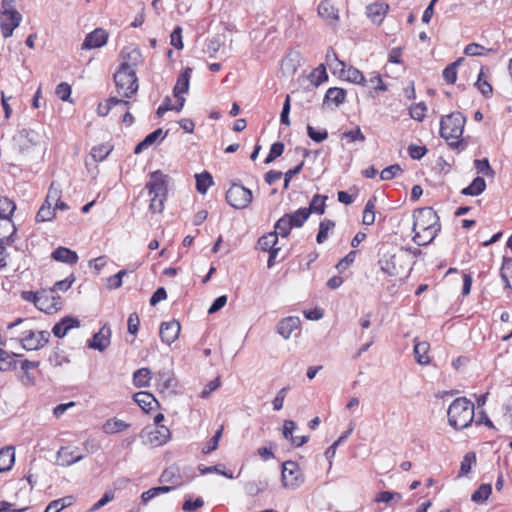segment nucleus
<instances>
[{
  "instance_id": "obj_1",
  "label": "nucleus",
  "mask_w": 512,
  "mask_h": 512,
  "mask_svg": "<svg viewBox=\"0 0 512 512\" xmlns=\"http://www.w3.org/2000/svg\"><path fill=\"white\" fill-rule=\"evenodd\" d=\"M413 241L418 246L430 244L441 229L439 217L431 207H423L413 212Z\"/></svg>"
},
{
  "instance_id": "obj_2",
  "label": "nucleus",
  "mask_w": 512,
  "mask_h": 512,
  "mask_svg": "<svg viewBox=\"0 0 512 512\" xmlns=\"http://www.w3.org/2000/svg\"><path fill=\"white\" fill-rule=\"evenodd\" d=\"M466 117L461 112H452L443 116L440 121V135L447 144L459 151L466 148L467 143L462 139Z\"/></svg>"
},
{
  "instance_id": "obj_3",
  "label": "nucleus",
  "mask_w": 512,
  "mask_h": 512,
  "mask_svg": "<svg viewBox=\"0 0 512 512\" xmlns=\"http://www.w3.org/2000/svg\"><path fill=\"white\" fill-rule=\"evenodd\" d=\"M474 404L466 397L452 401L447 410L448 424L455 430L468 428L475 417Z\"/></svg>"
},
{
  "instance_id": "obj_4",
  "label": "nucleus",
  "mask_w": 512,
  "mask_h": 512,
  "mask_svg": "<svg viewBox=\"0 0 512 512\" xmlns=\"http://www.w3.org/2000/svg\"><path fill=\"white\" fill-rule=\"evenodd\" d=\"M117 93L123 98H130L138 91V78L135 70L120 68L114 74Z\"/></svg>"
},
{
  "instance_id": "obj_5",
  "label": "nucleus",
  "mask_w": 512,
  "mask_h": 512,
  "mask_svg": "<svg viewBox=\"0 0 512 512\" xmlns=\"http://www.w3.org/2000/svg\"><path fill=\"white\" fill-rule=\"evenodd\" d=\"M252 191L240 184H232L226 192V201L235 209H245L252 201Z\"/></svg>"
},
{
  "instance_id": "obj_6",
  "label": "nucleus",
  "mask_w": 512,
  "mask_h": 512,
  "mask_svg": "<svg viewBox=\"0 0 512 512\" xmlns=\"http://www.w3.org/2000/svg\"><path fill=\"white\" fill-rule=\"evenodd\" d=\"M282 483L289 489H297L304 483V475L299 465L294 461H286L282 467Z\"/></svg>"
},
{
  "instance_id": "obj_7",
  "label": "nucleus",
  "mask_w": 512,
  "mask_h": 512,
  "mask_svg": "<svg viewBox=\"0 0 512 512\" xmlns=\"http://www.w3.org/2000/svg\"><path fill=\"white\" fill-rule=\"evenodd\" d=\"M50 333L48 331H24L20 338L23 349L34 351L43 348L49 341Z\"/></svg>"
},
{
  "instance_id": "obj_8",
  "label": "nucleus",
  "mask_w": 512,
  "mask_h": 512,
  "mask_svg": "<svg viewBox=\"0 0 512 512\" xmlns=\"http://www.w3.org/2000/svg\"><path fill=\"white\" fill-rule=\"evenodd\" d=\"M22 21V15L14 9H6L0 17V28L4 38L12 36L13 31Z\"/></svg>"
},
{
  "instance_id": "obj_9",
  "label": "nucleus",
  "mask_w": 512,
  "mask_h": 512,
  "mask_svg": "<svg viewBox=\"0 0 512 512\" xmlns=\"http://www.w3.org/2000/svg\"><path fill=\"white\" fill-rule=\"evenodd\" d=\"M149 194L157 196L167 195V175L160 170L154 171L150 174V179L146 184Z\"/></svg>"
},
{
  "instance_id": "obj_10",
  "label": "nucleus",
  "mask_w": 512,
  "mask_h": 512,
  "mask_svg": "<svg viewBox=\"0 0 512 512\" xmlns=\"http://www.w3.org/2000/svg\"><path fill=\"white\" fill-rule=\"evenodd\" d=\"M39 301H36V308L45 313H51L57 309L60 297L55 295V289L38 291Z\"/></svg>"
},
{
  "instance_id": "obj_11",
  "label": "nucleus",
  "mask_w": 512,
  "mask_h": 512,
  "mask_svg": "<svg viewBox=\"0 0 512 512\" xmlns=\"http://www.w3.org/2000/svg\"><path fill=\"white\" fill-rule=\"evenodd\" d=\"M109 38V34L102 28H96L92 32L88 33L82 43V49L91 50L101 48L106 45Z\"/></svg>"
},
{
  "instance_id": "obj_12",
  "label": "nucleus",
  "mask_w": 512,
  "mask_h": 512,
  "mask_svg": "<svg viewBox=\"0 0 512 512\" xmlns=\"http://www.w3.org/2000/svg\"><path fill=\"white\" fill-rule=\"evenodd\" d=\"M121 64L120 68L127 70H135V68L142 63L141 51L136 47H125L121 51Z\"/></svg>"
},
{
  "instance_id": "obj_13",
  "label": "nucleus",
  "mask_w": 512,
  "mask_h": 512,
  "mask_svg": "<svg viewBox=\"0 0 512 512\" xmlns=\"http://www.w3.org/2000/svg\"><path fill=\"white\" fill-rule=\"evenodd\" d=\"M85 458L78 453V448L61 447L57 452V464L63 467L71 466Z\"/></svg>"
},
{
  "instance_id": "obj_14",
  "label": "nucleus",
  "mask_w": 512,
  "mask_h": 512,
  "mask_svg": "<svg viewBox=\"0 0 512 512\" xmlns=\"http://www.w3.org/2000/svg\"><path fill=\"white\" fill-rule=\"evenodd\" d=\"M180 331V323L177 320H171L161 324L159 335L162 342L171 345L179 337Z\"/></svg>"
},
{
  "instance_id": "obj_15",
  "label": "nucleus",
  "mask_w": 512,
  "mask_h": 512,
  "mask_svg": "<svg viewBox=\"0 0 512 512\" xmlns=\"http://www.w3.org/2000/svg\"><path fill=\"white\" fill-rule=\"evenodd\" d=\"M170 437V430L164 425L155 426L153 429L147 431V442L153 447L166 444Z\"/></svg>"
},
{
  "instance_id": "obj_16",
  "label": "nucleus",
  "mask_w": 512,
  "mask_h": 512,
  "mask_svg": "<svg viewBox=\"0 0 512 512\" xmlns=\"http://www.w3.org/2000/svg\"><path fill=\"white\" fill-rule=\"evenodd\" d=\"M111 330L108 326H103L88 341V347L103 352L110 345Z\"/></svg>"
},
{
  "instance_id": "obj_17",
  "label": "nucleus",
  "mask_w": 512,
  "mask_h": 512,
  "mask_svg": "<svg viewBox=\"0 0 512 512\" xmlns=\"http://www.w3.org/2000/svg\"><path fill=\"white\" fill-rule=\"evenodd\" d=\"M17 229L12 218L0 217V243L11 245L14 243V235Z\"/></svg>"
},
{
  "instance_id": "obj_18",
  "label": "nucleus",
  "mask_w": 512,
  "mask_h": 512,
  "mask_svg": "<svg viewBox=\"0 0 512 512\" xmlns=\"http://www.w3.org/2000/svg\"><path fill=\"white\" fill-rule=\"evenodd\" d=\"M79 326L80 321L77 318L66 316L53 326L52 333L57 338H63L71 329Z\"/></svg>"
},
{
  "instance_id": "obj_19",
  "label": "nucleus",
  "mask_w": 512,
  "mask_h": 512,
  "mask_svg": "<svg viewBox=\"0 0 512 512\" xmlns=\"http://www.w3.org/2000/svg\"><path fill=\"white\" fill-rule=\"evenodd\" d=\"M389 6L386 3L375 2L367 6L366 14L367 17L375 24H381L384 20Z\"/></svg>"
},
{
  "instance_id": "obj_20",
  "label": "nucleus",
  "mask_w": 512,
  "mask_h": 512,
  "mask_svg": "<svg viewBox=\"0 0 512 512\" xmlns=\"http://www.w3.org/2000/svg\"><path fill=\"white\" fill-rule=\"evenodd\" d=\"M300 318L297 316H289L282 319L277 325V332L284 338L288 339L293 331L299 328Z\"/></svg>"
},
{
  "instance_id": "obj_21",
  "label": "nucleus",
  "mask_w": 512,
  "mask_h": 512,
  "mask_svg": "<svg viewBox=\"0 0 512 512\" xmlns=\"http://www.w3.org/2000/svg\"><path fill=\"white\" fill-rule=\"evenodd\" d=\"M192 68H185L178 76L176 84L173 89L174 97L182 96L187 93L190 85Z\"/></svg>"
},
{
  "instance_id": "obj_22",
  "label": "nucleus",
  "mask_w": 512,
  "mask_h": 512,
  "mask_svg": "<svg viewBox=\"0 0 512 512\" xmlns=\"http://www.w3.org/2000/svg\"><path fill=\"white\" fill-rule=\"evenodd\" d=\"M340 78L357 85H366V78L363 73L353 66H347L339 73Z\"/></svg>"
},
{
  "instance_id": "obj_23",
  "label": "nucleus",
  "mask_w": 512,
  "mask_h": 512,
  "mask_svg": "<svg viewBox=\"0 0 512 512\" xmlns=\"http://www.w3.org/2000/svg\"><path fill=\"white\" fill-rule=\"evenodd\" d=\"M52 258L57 262H62L70 265H74L78 261V255L75 251L66 248L58 247L52 252Z\"/></svg>"
},
{
  "instance_id": "obj_24",
  "label": "nucleus",
  "mask_w": 512,
  "mask_h": 512,
  "mask_svg": "<svg viewBox=\"0 0 512 512\" xmlns=\"http://www.w3.org/2000/svg\"><path fill=\"white\" fill-rule=\"evenodd\" d=\"M160 482L172 484V489L180 486L182 484L180 469L175 465L166 468L160 476Z\"/></svg>"
},
{
  "instance_id": "obj_25",
  "label": "nucleus",
  "mask_w": 512,
  "mask_h": 512,
  "mask_svg": "<svg viewBox=\"0 0 512 512\" xmlns=\"http://www.w3.org/2000/svg\"><path fill=\"white\" fill-rule=\"evenodd\" d=\"M371 91V96L375 97L379 92H385L388 90L387 85L383 82L381 75L378 72H372L369 74V78H366V85Z\"/></svg>"
},
{
  "instance_id": "obj_26",
  "label": "nucleus",
  "mask_w": 512,
  "mask_h": 512,
  "mask_svg": "<svg viewBox=\"0 0 512 512\" xmlns=\"http://www.w3.org/2000/svg\"><path fill=\"white\" fill-rule=\"evenodd\" d=\"M133 400L142 408L143 411L149 412L158 402L155 397L148 392H137L133 395Z\"/></svg>"
},
{
  "instance_id": "obj_27",
  "label": "nucleus",
  "mask_w": 512,
  "mask_h": 512,
  "mask_svg": "<svg viewBox=\"0 0 512 512\" xmlns=\"http://www.w3.org/2000/svg\"><path fill=\"white\" fill-rule=\"evenodd\" d=\"M167 135V132L163 133L161 128L156 129L155 131L148 134L140 143H138L134 149V153L139 154L143 150L147 149L153 143L157 141V139H164Z\"/></svg>"
},
{
  "instance_id": "obj_28",
  "label": "nucleus",
  "mask_w": 512,
  "mask_h": 512,
  "mask_svg": "<svg viewBox=\"0 0 512 512\" xmlns=\"http://www.w3.org/2000/svg\"><path fill=\"white\" fill-rule=\"evenodd\" d=\"M15 462V451L13 447L0 449V472L9 471Z\"/></svg>"
},
{
  "instance_id": "obj_29",
  "label": "nucleus",
  "mask_w": 512,
  "mask_h": 512,
  "mask_svg": "<svg viewBox=\"0 0 512 512\" xmlns=\"http://www.w3.org/2000/svg\"><path fill=\"white\" fill-rule=\"evenodd\" d=\"M152 372L149 368H140L133 373V384L137 388H145L150 385Z\"/></svg>"
},
{
  "instance_id": "obj_30",
  "label": "nucleus",
  "mask_w": 512,
  "mask_h": 512,
  "mask_svg": "<svg viewBox=\"0 0 512 512\" xmlns=\"http://www.w3.org/2000/svg\"><path fill=\"white\" fill-rule=\"evenodd\" d=\"M346 91L342 88L331 87L326 91L324 97V103H332L335 106H339L345 101Z\"/></svg>"
},
{
  "instance_id": "obj_31",
  "label": "nucleus",
  "mask_w": 512,
  "mask_h": 512,
  "mask_svg": "<svg viewBox=\"0 0 512 512\" xmlns=\"http://www.w3.org/2000/svg\"><path fill=\"white\" fill-rule=\"evenodd\" d=\"M485 188L486 182L484 178L478 176L467 187H465L461 193L468 196H478L485 190Z\"/></svg>"
},
{
  "instance_id": "obj_32",
  "label": "nucleus",
  "mask_w": 512,
  "mask_h": 512,
  "mask_svg": "<svg viewBox=\"0 0 512 512\" xmlns=\"http://www.w3.org/2000/svg\"><path fill=\"white\" fill-rule=\"evenodd\" d=\"M318 14L329 23L336 22L339 19L337 10L328 2H321L318 5Z\"/></svg>"
},
{
  "instance_id": "obj_33",
  "label": "nucleus",
  "mask_w": 512,
  "mask_h": 512,
  "mask_svg": "<svg viewBox=\"0 0 512 512\" xmlns=\"http://www.w3.org/2000/svg\"><path fill=\"white\" fill-rule=\"evenodd\" d=\"M293 226V228H300L304 225L310 216V211L307 208H299L293 213L286 214Z\"/></svg>"
},
{
  "instance_id": "obj_34",
  "label": "nucleus",
  "mask_w": 512,
  "mask_h": 512,
  "mask_svg": "<svg viewBox=\"0 0 512 512\" xmlns=\"http://www.w3.org/2000/svg\"><path fill=\"white\" fill-rule=\"evenodd\" d=\"M429 344L427 342H417L414 345L415 360L420 365H426L430 362L428 356Z\"/></svg>"
},
{
  "instance_id": "obj_35",
  "label": "nucleus",
  "mask_w": 512,
  "mask_h": 512,
  "mask_svg": "<svg viewBox=\"0 0 512 512\" xmlns=\"http://www.w3.org/2000/svg\"><path fill=\"white\" fill-rule=\"evenodd\" d=\"M326 62L334 74H339L345 68V62L339 60L336 52L329 48L326 53Z\"/></svg>"
},
{
  "instance_id": "obj_36",
  "label": "nucleus",
  "mask_w": 512,
  "mask_h": 512,
  "mask_svg": "<svg viewBox=\"0 0 512 512\" xmlns=\"http://www.w3.org/2000/svg\"><path fill=\"white\" fill-rule=\"evenodd\" d=\"M278 237L279 236L274 231L263 235L258 240V245H259L260 249L263 251H271L273 249H279L278 247H275L278 242Z\"/></svg>"
},
{
  "instance_id": "obj_37",
  "label": "nucleus",
  "mask_w": 512,
  "mask_h": 512,
  "mask_svg": "<svg viewBox=\"0 0 512 512\" xmlns=\"http://www.w3.org/2000/svg\"><path fill=\"white\" fill-rule=\"evenodd\" d=\"M274 229V232L277 233L278 236L285 238L290 234L291 230L293 229V226L288 216L284 214L281 218H279L276 221Z\"/></svg>"
},
{
  "instance_id": "obj_38",
  "label": "nucleus",
  "mask_w": 512,
  "mask_h": 512,
  "mask_svg": "<svg viewBox=\"0 0 512 512\" xmlns=\"http://www.w3.org/2000/svg\"><path fill=\"white\" fill-rule=\"evenodd\" d=\"M375 205H376V197H371L364 208L362 222L364 225L370 226L375 222Z\"/></svg>"
},
{
  "instance_id": "obj_39",
  "label": "nucleus",
  "mask_w": 512,
  "mask_h": 512,
  "mask_svg": "<svg viewBox=\"0 0 512 512\" xmlns=\"http://www.w3.org/2000/svg\"><path fill=\"white\" fill-rule=\"evenodd\" d=\"M129 427V424L120 419H109L103 425V430L107 434H114L124 431Z\"/></svg>"
},
{
  "instance_id": "obj_40",
  "label": "nucleus",
  "mask_w": 512,
  "mask_h": 512,
  "mask_svg": "<svg viewBox=\"0 0 512 512\" xmlns=\"http://www.w3.org/2000/svg\"><path fill=\"white\" fill-rule=\"evenodd\" d=\"M196 189L200 194H205L208 188L213 184V178L208 172L196 174Z\"/></svg>"
},
{
  "instance_id": "obj_41",
  "label": "nucleus",
  "mask_w": 512,
  "mask_h": 512,
  "mask_svg": "<svg viewBox=\"0 0 512 512\" xmlns=\"http://www.w3.org/2000/svg\"><path fill=\"white\" fill-rule=\"evenodd\" d=\"M327 196L316 194L313 196L307 210L311 213H317L319 215L325 212Z\"/></svg>"
},
{
  "instance_id": "obj_42",
  "label": "nucleus",
  "mask_w": 512,
  "mask_h": 512,
  "mask_svg": "<svg viewBox=\"0 0 512 512\" xmlns=\"http://www.w3.org/2000/svg\"><path fill=\"white\" fill-rule=\"evenodd\" d=\"M171 490H172V487H170V486H158V487L150 488L149 490H147L141 494V501L145 505L150 500L154 499L155 497H157L161 494L168 493Z\"/></svg>"
},
{
  "instance_id": "obj_43",
  "label": "nucleus",
  "mask_w": 512,
  "mask_h": 512,
  "mask_svg": "<svg viewBox=\"0 0 512 512\" xmlns=\"http://www.w3.org/2000/svg\"><path fill=\"white\" fill-rule=\"evenodd\" d=\"M15 210V202L6 196L0 195V217L12 218Z\"/></svg>"
},
{
  "instance_id": "obj_44",
  "label": "nucleus",
  "mask_w": 512,
  "mask_h": 512,
  "mask_svg": "<svg viewBox=\"0 0 512 512\" xmlns=\"http://www.w3.org/2000/svg\"><path fill=\"white\" fill-rule=\"evenodd\" d=\"M55 217V208L52 204H47L43 202L40 209L36 214L37 222H46L51 221Z\"/></svg>"
},
{
  "instance_id": "obj_45",
  "label": "nucleus",
  "mask_w": 512,
  "mask_h": 512,
  "mask_svg": "<svg viewBox=\"0 0 512 512\" xmlns=\"http://www.w3.org/2000/svg\"><path fill=\"white\" fill-rule=\"evenodd\" d=\"M462 58L456 60L455 62L449 64L443 70L442 76L443 79L448 84H454L457 80V68L461 64Z\"/></svg>"
},
{
  "instance_id": "obj_46",
  "label": "nucleus",
  "mask_w": 512,
  "mask_h": 512,
  "mask_svg": "<svg viewBox=\"0 0 512 512\" xmlns=\"http://www.w3.org/2000/svg\"><path fill=\"white\" fill-rule=\"evenodd\" d=\"M16 354H9L6 350L0 348V371H10L16 367L14 357Z\"/></svg>"
},
{
  "instance_id": "obj_47",
  "label": "nucleus",
  "mask_w": 512,
  "mask_h": 512,
  "mask_svg": "<svg viewBox=\"0 0 512 512\" xmlns=\"http://www.w3.org/2000/svg\"><path fill=\"white\" fill-rule=\"evenodd\" d=\"M328 75L326 72V68L323 64H320L317 68H315L309 75V80L314 86H319L323 82L327 81Z\"/></svg>"
},
{
  "instance_id": "obj_48",
  "label": "nucleus",
  "mask_w": 512,
  "mask_h": 512,
  "mask_svg": "<svg viewBox=\"0 0 512 512\" xmlns=\"http://www.w3.org/2000/svg\"><path fill=\"white\" fill-rule=\"evenodd\" d=\"M334 227V221L330 219H323L319 224V230L316 236L317 243H323L328 237L329 230L333 229Z\"/></svg>"
},
{
  "instance_id": "obj_49",
  "label": "nucleus",
  "mask_w": 512,
  "mask_h": 512,
  "mask_svg": "<svg viewBox=\"0 0 512 512\" xmlns=\"http://www.w3.org/2000/svg\"><path fill=\"white\" fill-rule=\"evenodd\" d=\"M268 486L266 480H253L245 484V491L250 496H255L258 493L264 491Z\"/></svg>"
},
{
  "instance_id": "obj_50",
  "label": "nucleus",
  "mask_w": 512,
  "mask_h": 512,
  "mask_svg": "<svg viewBox=\"0 0 512 512\" xmlns=\"http://www.w3.org/2000/svg\"><path fill=\"white\" fill-rule=\"evenodd\" d=\"M492 487L490 484H481L476 491L473 492L471 500L479 503L484 502L491 495Z\"/></svg>"
},
{
  "instance_id": "obj_51",
  "label": "nucleus",
  "mask_w": 512,
  "mask_h": 512,
  "mask_svg": "<svg viewBox=\"0 0 512 512\" xmlns=\"http://www.w3.org/2000/svg\"><path fill=\"white\" fill-rule=\"evenodd\" d=\"M224 467L222 465H214V466H199V471L202 475L210 474V473H217L220 474L228 479H233L234 475L232 472L226 471L223 469Z\"/></svg>"
},
{
  "instance_id": "obj_52",
  "label": "nucleus",
  "mask_w": 512,
  "mask_h": 512,
  "mask_svg": "<svg viewBox=\"0 0 512 512\" xmlns=\"http://www.w3.org/2000/svg\"><path fill=\"white\" fill-rule=\"evenodd\" d=\"M483 77H484V72H483V68H481L475 85L483 96L490 97L492 94V91H493L492 86Z\"/></svg>"
},
{
  "instance_id": "obj_53",
  "label": "nucleus",
  "mask_w": 512,
  "mask_h": 512,
  "mask_svg": "<svg viewBox=\"0 0 512 512\" xmlns=\"http://www.w3.org/2000/svg\"><path fill=\"white\" fill-rule=\"evenodd\" d=\"M426 111H427V106L425 105V103L419 102V103L413 104L409 108V115L412 119H414L418 122H421L425 117Z\"/></svg>"
},
{
  "instance_id": "obj_54",
  "label": "nucleus",
  "mask_w": 512,
  "mask_h": 512,
  "mask_svg": "<svg viewBox=\"0 0 512 512\" xmlns=\"http://www.w3.org/2000/svg\"><path fill=\"white\" fill-rule=\"evenodd\" d=\"M127 275V270L122 269L117 272L115 275H112L106 280V287L109 290L118 289L122 286L123 277Z\"/></svg>"
},
{
  "instance_id": "obj_55",
  "label": "nucleus",
  "mask_w": 512,
  "mask_h": 512,
  "mask_svg": "<svg viewBox=\"0 0 512 512\" xmlns=\"http://www.w3.org/2000/svg\"><path fill=\"white\" fill-rule=\"evenodd\" d=\"M476 462V455L475 453H467L465 454V456L463 457L462 461H461V466H460V472H459V475L460 476H465L467 475L471 468H472V465Z\"/></svg>"
},
{
  "instance_id": "obj_56",
  "label": "nucleus",
  "mask_w": 512,
  "mask_h": 512,
  "mask_svg": "<svg viewBox=\"0 0 512 512\" xmlns=\"http://www.w3.org/2000/svg\"><path fill=\"white\" fill-rule=\"evenodd\" d=\"M474 167L479 174H483L486 176H493L494 171L490 166V163L487 158L484 159H476L474 160Z\"/></svg>"
},
{
  "instance_id": "obj_57",
  "label": "nucleus",
  "mask_w": 512,
  "mask_h": 512,
  "mask_svg": "<svg viewBox=\"0 0 512 512\" xmlns=\"http://www.w3.org/2000/svg\"><path fill=\"white\" fill-rule=\"evenodd\" d=\"M61 193L59 185L56 186L55 182H52L44 202L54 205L61 199Z\"/></svg>"
},
{
  "instance_id": "obj_58",
  "label": "nucleus",
  "mask_w": 512,
  "mask_h": 512,
  "mask_svg": "<svg viewBox=\"0 0 512 512\" xmlns=\"http://www.w3.org/2000/svg\"><path fill=\"white\" fill-rule=\"evenodd\" d=\"M307 134L315 142L321 143L328 138L326 129L316 130L313 126L307 125Z\"/></svg>"
},
{
  "instance_id": "obj_59",
  "label": "nucleus",
  "mask_w": 512,
  "mask_h": 512,
  "mask_svg": "<svg viewBox=\"0 0 512 512\" xmlns=\"http://www.w3.org/2000/svg\"><path fill=\"white\" fill-rule=\"evenodd\" d=\"M284 152V144L282 142H275L271 145L269 153L265 159V163H270L276 158L281 156Z\"/></svg>"
},
{
  "instance_id": "obj_60",
  "label": "nucleus",
  "mask_w": 512,
  "mask_h": 512,
  "mask_svg": "<svg viewBox=\"0 0 512 512\" xmlns=\"http://www.w3.org/2000/svg\"><path fill=\"white\" fill-rule=\"evenodd\" d=\"M111 152L108 145H99L92 148L91 156L95 161H103Z\"/></svg>"
},
{
  "instance_id": "obj_61",
  "label": "nucleus",
  "mask_w": 512,
  "mask_h": 512,
  "mask_svg": "<svg viewBox=\"0 0 512 512\" xmlns=\"http://www.w3.org/2000/svg\"><path fill=\"white\" fill-rule=\"evenodd\" d=\"M222 433H223V426H221L215 432V435L210 439V441L207 443V445L203 448L202 452L204 454H209L218 447L219 441L222 437Z\"/></svg>"
},
{
  "instance_id": "obj_62",
  "label": "nucleus",
  "mask_w": 512,
  "mask_h": 512,
  "mask_svg": "<svg viewBox=\"0 0 512 512\" xmlns=\"http://www.w3.org/2000/svg\"><path fill=\"white\" fill-rule=\"evenodd\" d=\"M150 195V205L149 208L153 213H160L164 209V201L166 196H157L155 194Z\"/></svg>"
},
{
  "instance_id": "obj_63",
  "label": "nucleus",
  "mask_w": 512,
  "mask_h": 512,
  "mask_svg": "<svg viewBox=\"0 0 512 512\" xmlns=\"http://www.w3.org/2000/svg\"><path fill=\"white\" fill-rule=\"evenodd\" d=\"M402 171L399 164L390 165L384 168L380 173V178L382 180H391L396 177Z\"/></svg>"
},
{
  "instance_id": "obj_64",
  "label": "nucleus",
  "mask_w": 512,
  "mask_h": 512,
  "mask_svg": "<svg viewBox=\"0 0 512 512\" xmlns=\"http://www.w3.org/2000/svg\"><path fill=\"white\" fill-rule=\"evenodd\" d=\"M289 389H290V387H289V386H287V387H283V388H281V389L277 392V394H276V396H275L274 400L272 401L273 409H274L275 411H279V410H281V409L283 408L284 401H285V398H286V396H287V393H288Z\"/></svg>"
}]
</instances>
